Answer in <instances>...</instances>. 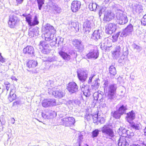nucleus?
I'll return each instance as SVG.
<instances>
[{
  "instance_id": "obj_1",
  "label": "nucleus",
  "mask_w": 146,
  "mask_h": 146,
  "mask_svg": "<svg viewBox=\"0 0 146 146\" xmlns=\"http://www.w3.org/2000/svg\"><path fill=\"white\" fill-rule=\"evenodd\" d=\"M45 33L44 36L46 41H51L54 44H56L57 38L55 35L56 30L54 27L48 24H46L44 27Z\"/></svg>"
},
{
  "instance_id": "obj_2",
  "label": "nucleus",
  "mask_w": 146,
  "mask_h": 146,
  "mask_svg": "<svg viewBox=\"0 0 146 146\" xmlns=\"http://www.w3.org/2000/svg\"><path fill=\"white\" fill-rule=\"evenodd\" d=\"M117 85L115 84H110L106 90L107 93V98L111 100H114L116 98V90Z\"/></svg>"
},
{
  "instance_id": "obj_3",
  "label": "nucleus",
  "mask_w": 146,
  "mask_h": 146,
  "mask_svg": "<svg viewBox=\"0 0 146 146\" xmlns=\"http://www.w3.org/2000/svg\"><path fill=\"white\" fill-rule=\"evenodd\" d=\"M123 43V41H120L116 46L115 50L112 52V56L114 59H117L124 52Z\"/></svg>"
},
{
  "instance_id": "obj_4",
  "label": "nucleus",
  "mask_w": 146,
  "mask_h": 146,
  "mask_svg": "<svg viewBox=\"0 0 146 146\" xmlns=\"http://www.w3.org/2000/svg\"><path fill=\"white\" fill-rule=\"evenodd\" d=\"M88 47L90 49V50L86 55L87 57L89 59L90 58L97 59L98 57L99 53L98 51L95 49L96 47L90 44L88 45Z\"/></svg>"
},
{
  "instance_id": "obj_5",
  "label": "nucleus",
  "mask_w": 146,
  "mask_h": 146,
  "mask_svg": "<svg viewBox=\"0 0 146 146\" xmlns=\"http://www.w3.org/2000/svg\"><path fill=\"white\" fill-rule=\"evenodd\" d=\"M116 17L117 22L120 25H124L128 22L126 15L123 13L117 12L116 13Z\"/></svg>"
},
{
  "instance_id": "obj_6",
  "label": "nucleus",
  "mask_w": 146,
  "mask_h": 146,
  "mask_svg": "<svg viewBox=\"0 0 146 146\" xmlns=\"http://www.w3.org/2000/svg\"><path fill=\"white\" fill-rule=\"evenodd\" d=\"M101 130L103 133L109 137H111L114 136L113 130L108 125H104L101 128Z\"/></svg>"
},
{
  "instance_id": "obj_7",
  "label": "nucleus",
  "mask_w": 146,
  "mask_h": 146,
  "mask_svg": "<svg viewBox=\"0 0 146 146\" xmlns=\"http://www.w3.org/2000/svg\"><path fill=\"white\" fill-rule=\"evenodd\" d=\"M42 106L44 108H47L56 105V100L54 99H45L41 102Z\"/></svg>"
},
{
  "instance_id": "obj_8",
  "label": "nucleus",
  "mask_w": 146,
  "mask_h": 146,
  "mask_svg": "<svg viewBox=\"0 0 146 146\" xmlns=\"http://www.w3.org/2000/svg\"><path fill=\"white\" fill-rule=\"evenodd\" d=\"M61 123L66 126H71L75 123V119L72 117H68L61 119Z\"/></svg>"
},
{
  "instance_id": "obj_9",
  "label": "nucleus",
  "mask_w": 146,
  "mask_h": 146,
  "mask_svg": "<svg viewBox=\"0 0 146 146\" xmlns=\"http://www.w3.org/2000/svg\"><path fill=\"white\" fill-rule=\"evenodd\" d=\"M76 72L78 77L80 81L83 82L86 80L88 77V74L86 72L79 69L77 70Z\"/></svg>"
},
{
  "instance_id": "obj_10",
  "label": "nucleus",
  "mask_w": 146,
  "mask_h": 146,
  "mask_svg": "<svg viewBox=\"0 0 146 146\" xmlns=\"http://www.w3.org/2000/svg\"><path fill=\"white\" fill-rule=\"evenodd\" d=\"M55 88H52V90H51L49 92L50 94H51L54 96L56 98H61L65 94L62 89L57 88L56 91H54Z\"/></svg>"
},
{
  "instance_id": "obj_11",
  "label": "nucleus",
  "mask_w": 146,
  "mask_h": 146,
  "mask_svg": "<svg viewBox=\"0 0 146 146\" xmlns=\"http://www.w3.org/2000/svg\"><path fill=\"white\" fill-rule=\"evenodd\" d=\"M19 20L16 16L11 15L10 16L8 22V24L11 28H14L17 25Z\"/></svg>"
},
{
  "instance_id": "obj_12",
  "label": "nucleus",
  "mask_w": 146,
  "mask_h": 146,
  "mask_svg": "<svg viewBox=\"0 0 146 146\" xmlns=\"http://www.w3.org/2000/svg\"><path fill=\"white\" fill-rule=\"evenodd\" d=\"M133 31V26L131 24H130L123 30L120 36L122 37L126 36L131 34Z\"/></svg>"
},
{
  "instance_id": "obj_13",
  "label": "nucleus",
  "mask_w": 146,
  "mask_h": 146,
  "mask_svg": "<svg viewBox=\"0 0 146 146\" xmlns=\"http://www.w3.org/2000/svg\"><path fill=\"white\" fill-rule=\"evenodd\" d=\"M66 88L70 93H74L78 91V87L75 82H71L68 84Z\"/></svg>"
},
{
  "instance_id": "obj_14",
  "label": "nucleus",
  "mask_w": 146,
  "mask_h": 146,
  "mask_svg": "<svg viewBox=\"0 0 146 146\" xmlns=\"http://www.w3.org/2000/svg\"><path fill=\"white\" fill-rule=\"evenodd\" d=\"M115 16L113 13L110 10H107L105 12L104 20L106 21H109L113 19Z\"/></svg>"
},
{
  "instance_id": "obj_15",
  "label": "nucleus",
  "mask_w": 146,
  "mask_h": 146,
  "mask_svg": "<svg viewBox=\"0 0 146 146\" xmlns=\"http://www.w3.org/2000/svg\"><path fill=\"white\" fill-rule=\"evenodd\" d=\"M81 5L80 2L77 1H73L71 6V10L73 12L77 11L80 9Z\"/></svg>"
},
{
  "instance_id": "obj_16",
  "label": "nucleus",
  "mask_w": 146,
  "mask_h": 146,
  "mask_svg": "<svg viewBox=\"0 0 146 146\" xmlns=\"http://www.w3.org/2000/svg\"><path fill=\"white\" fill-rule=\"evenodd\" d=\"M116 26L113 23L109 24L106 26V32L107 34H111L116 30Z\"/></svg>"
},
{
  "instance_id": "obj_17",
  "label": "nucleus",
  "mask_w": 146,
  "mask_h": 146,
  "mask_svg": "<svg viewBox=\"0 0 146 146\" xmlns=\"http://www.w3.org/2000/svg\"><path fill=\"white\" fill-rule=\"evenodd\" d=\"M34 51L33 47L30 46H27L23 49V53L29 55L30 56H32L33 55Z\"/></svg>"
},
{
  "instance_id": "obj_18",
  "label": "nucleus",
  "mask_w": 146,
  "mask_h": 146,
  "mask_svg": "<svg viewBox=\"0 0 146 146\" xmlns=\"http://www.w3.org/2000/svg\"><path fill=\"white\" fill-rule=\"evenodd\" d=\"M102 35L101 30L95 31L93 33L92 38L93 40L97 41L101 39Z\"/></svg>"
},
{
  "instance_id": "obj_19",
  "label": "nucleus",
  "mask_w": 146,
  "mask_h": 146,
  "mask_svg": "<svg viewBox=\"0 0 146 146\" xmlns=\"http://www.w3.org/2000/svg\"><path fill=\"white\" fill-rule=\"evenodd\" d=\"M91 22L89 21H86L84 22L83 25V30L85 33L88 34L91 28Z\"/></svg>"
},
{
  "instance_id": "obj_20",
  "label": "nucleus",
  "mask_w": 146,
  "mask_h": 146,
  "mask_svg": "<svg viewBox=\"0 0 146 146\" xmlns=\"http://www.w3.org/2000/svg\"><path fill=\"white\" fill-rule=\"evenodd\" d=\"M100 91L94 92L93 95L94 100L98 101L99 102H101L103 100L102 93H101Z\"/></svg>"
},
{
  "instance_id": "obj_21",
  "label": "nucleus",
  "mask_w": 146,
  "mask_h": 146,
  "mask_svg": "<svg viewBox=\"0 0 146 146\" xmlns=\"http://www.w3.org/2000/svg\"><path fill=\"white\" fill-rule=\"evenodd\" d=\"M37 47L39 49L42 50L43 51L46 52L48 50V45L45 41H41Z\"/></svg>"
},
{
  "instance_id": "obj_22",
  "label": "nucleus",
  "mask_w": 146,
  "mask_h": 146,
  "mask_svg": "<svg viewBox=\"0 0 146 146\" xmlns=\"http://www.w3.org/2000/svg\"><path fill=\"white\" fill-rule=\"evenodd\" d=\"M135 114L134 111L132 110L127 114L126 116V120L127 122L131 123V121L135 119Z\"/></svg>"
},
{
  "instance_id": "obj_23",
  "label": "nucleus",
  "mask_w": 146,
  "mask_h": 146,
  "mask_svg": "<svg viewBox=\"0 0 146 146\" xmlns=\"http://www.w3.org/2000/svg\"><path fill=\"white\" fill-rule=\"evenodd\" d=\"M59 54L65 61H69L71 59V56L64 52L60 51L59 52Z\"/></svg>"
},
{
  "instance_id": "obj_24",
  "label": "nucleus",
  "mask_w": 146,
  "mask_h": 146,
  "mask_svg": "<svg viewBox=\"0 0 146 146\" xmlns=\"http://www.w3.org/2000/svg\"><path fill=\"white\" fill-rule=\"evenodd\" d=\"M118 145L119 146H125L128 145L125 138L121 137L118 140Z\"/></svg>"
},
{
  "instance_id": "obj_25",
  "label": "nucleus",
  "mask_w": 146,
  "mask_h": 146,
  "mask_svg": "<svg viewBox=\"0 0 146 146\" xmlns=\"http://www.w3.org/2000/svg\"><path fill=\"white\" fill-rule=\"evenodd\" d=\"M118 62L119 63L127 64L129 63V60L126 55L121 54L120 58L118 60Z\"/></svg>"
},
{
  "instance_id": "obj_26",
  "label": "nucleus",
  "mask_w": 146,
  "mask_h": 146,
  "mask_svg": "<svg viewBox=\"0 0 146 146\" xmlns=\"http://www.w3.org/2000/svg\"><path fill=\"white\" fill-rule=\"evenodd\" d=\"M15 90L12 89L11 90L8 99L10 102H11L16 99V95L14 94Z\"/></svg>"
},
{
  "instance_id": "obj_27",
  "label": "nucleus",
  "mask_w": 146,
  "mask_h": 146,
  "mask_svg": "<svg viewBox=\"0 0 146 146\" xmlns=\"http://www.w3.org/2000/svg\"><path fill=\"white\" fill-rule=\"evenodd\" d=\"M133 10L134 13H139L142 11L141 6L139 4L134 5L133 7Z\"/></svg>"
},
{
  "instance_id": "obj_28",
  "label": "nucleus",
  "mask_w": 146,
  "mask_h": 146,
  "mask_svg": "<svg viewBox=\"0 0 146 146\" xmlns=\"http://www.w3.org/2000/svg\"><path fill=\"white\" fill-rule=\"evenodd\" d=\"M37 61L35 60H30L28 61L27 64V66L29 68H34L37 65Z\"/></svg>"
},
{
  "instance_id": "obj_29",
  "label": "nucleus",
  "mask_w": 146,
  "mask_h": 146,
  "mask_svg": "<svg viewBox=\"0 0 146 146\" xmlns=\"http://www.w3.org/2000/svg\"><path fill=\"white\" fill-rule=\"evenodd\" d=\"M100 80L98 79H96L93 83V84L92 85V88L96 90L99 86L100 85Z\"/></svg>"
},
{
  "instance_id": "obj_30",
  "label": "nucleus",
  "mask_w": 146,
  "mask_h": 146,
  "mask_svg": "<svg viewBox=\"0 0 146 146\" xmlns=\"http://www.w3.org/2000/svg\"><path fill=\"white\" fill-rule=\"evenodd\" d=\"M131 124V127L133 129L135 130H139L140 129L141 125L140 123H136L132 122L130 123Z\"/></svg>"
},
{
  "instance_id": "obj_31",
  "label": "nucleus",
  "mask_w": 146,
  "mask_h": 146,
  "mask_svg": "<svg viewBox=\"0 0 146 146\" xmlns=\"http://www.w3.org/2000/svg\"><path fill=\"white\" fill-rule=\"evenodd\" d=\"M127 110V108L126 105H122L120 106L118 110L117 111H118L121 115L124 113H125L126 111Z\"/></svg>"
},
{
  "instance_id": "obj_32",
  "label": "nucleus",
  "mask_w": 146,
  "mask_h": 146,
  "mask_svg": "<svg viewBox=\"0 0 146 146\" xmlns=\"http://www.w3.org/2000/svg\"><path fill=\"white\" fill-rule=\"evenodd\" d=\"M109 72L110 75L113 76H114L116 74V69L113 65H111L110 67Z\"/></svg>"
},
{
  "instance_id": "obj_33",
  "label": "nucleus",
  "mask_w": 146,
  "mask_h": 146,
  "mask_svg": "<svg viewBox=\"0 0 146 146\" xmlns=\"http://www.w3.org/2000/svg\"><path fill=\"white\" fill-rule=\"evenodd\" d=\"M97 4L93 2L90 3L89 5V8L91 11H95L97 7Z\"/></svg>"
},
{
  "instance_id": "obj_34",
  "label": "nucleus",
  "mask_w": 146,
  "mask_h": 146,
  "mask_svg": "<svg viewBox=\"0 0 146 146\" xmlns=\"http://www.w3.org/2000/svg\"><path fill=\"white\" fill-rule=\"evenodd\" d=\"M53 9L55 13H59L61 12L60 8L57 5H54L53 7Z\"/></svg>"
},
{
  "instance_id": "obj_35",
  "label": "nucleus",
  "mask_w": 146,
  "mask_h": 146,
  "mask_svg": "<svg viewBox=\"0 0 146 146\" xmlns=\"http://www.w3.org/2000/svg\"><path fill=\"white\" fill-rule=\"evenodd\" d=\"M71 25L72 26L71 27H73L76 31L78 32L79 31V27L78 22H72L71 23Z\"/></svg>"
},
{
  "instance_id": "obj_36",
  "label": "nucleus",
  "mask_w": 146,
  "mask_h": 146,
  "mask_svg": "<svg viewBox=\"0 0 146 146\" xmlns=\"http://www.w3.org/2000/svg\"><path fill=\"white\" fill-rule=\"evenodd\" d=\"M26 20L28 23V25L30 26H31V24L32 22V17L31 15H28L26 17Z\"/></svg>"
},
{
  "instance_id": "obj_37",
  "label": "nucleus",
  "mask_w": 146,
  "mask_h": 146,
  "mask_svg": "<svg viewBox=\"0 0 146 146\" xmlns=\"http://www.w3.org/2000/svg\"><path fill=\"white\" fill-rule=\"evenodd\" d=\"M39 10H40L43 5L44 4V0H37Z\"/></svg>"
},
{
  "instance_id": "obj_38",
  "label": "nucleus",
  "mask_w": 146,
  "mask_h": 146,
  "mask_svg": "<svg viewBox=\"0 0 146 146\" xmlns=\"http://www.w3.org/2000/svg\"><path fill=\"white\" fill-rule=\"evenodd\" d=\"M121 7L120 5L118 4H115L114 6L113 7V9L114 10H115V11H116V10H117V12L122 13V12L121 11Z\"/></svg>"
},
{
  "instance_id": "obj_39",
  "label": "nucleus",
  "mask_w": 146,
  "mask_h": 146,
  "mask_svg": "<svg viewBox=\"0 0 146 146\" xmlns=\"http://www.w3.org/2000/svg\"><path fill=\"white\" fill-rule=\"evenodd\" d=\"M45 111L47 115L49 116L50 119L53 117L54 113H55L54 111L48 110H46Z\"/></svg>"
},
{
  "instance_id": "obj_40",
  "label": "nucleus",
  "mask_w": 146,
  "mask_h": 146,
  "mask_svg": "<svg viewBox=\"0 0 146 146\" xmlns=\"http://www.w3.org/2000/svg\"><path fill=\"white\" fill-rule=\"evenodd\" d=\"M38 23L39 21L38 20L37 16L36 15H35L33 19V21L32 22L31 26H34L36 25H38Z\"/></svg>"
},
{
  "instance_id": "obj_41",
  "label": "nucleus",
  "mask_w": 146,
  "mask_h": 146,
  "mask_svg": "<svg viewBox=\"0 0 146 146\" xmlns=\"http://www.w3.org/2000/svg\"><path fill=\"white\" fill-rule=\"evenodd\" d=\"M37 34V33L36 32V33L33 30L29 31L28 35L30 38L36 36Z\"/></svg>"
},
{
  "instance_id": "obj_42",
  "label": "nucleus",
  "mask_w": 146,
  "mask_h": 146,
  "mask_svg": "<svg viewBox=\"0 0 146 146\" xmlns=\"http://www.w3.org/2000/svg\"><path fill=\"white\" fill-rule=\"evenodd\" d=\"M73 44L75 46L78 47H79L81 45V41L77 39L74 40Z\"/></svg>"
},
{
  "instance_id": "obj_43",
  "label": "nucleus",
  "mask_w": 146,
  "mask_h": 146,
  "mask_svg": "<svg viewBox=\"0 0 146 146\" xmlns=\"http://www.w3.org/2000/svg\"><path fill=\"white\" fill-rule=\"evenodd\" d=\"M100 131L97 129H96L94 130L92 133V137L93 138H94L97 137L99 134V132Z\"/></svg>"
},
{
  "instance_id": "obj_44",
  "label": "nucleus",
  "mask_w": 146,
  "mask_h": 146,
  "mask_svg": "<svg viewBox=\"0 0 146 146\" xmlns=\"http://www.w3.org/2000/svg\"><path fill=\"white\" fill-rule=\"evenodd\" d=\"M123 133L125 132L128 136H133L134 135V133L132 131L130 132L128 130H126V129H124L123 130Z\"/></svg>"
},
{
  "instance_id": "obj_45",
  "label": "nucleus",
  "mask_w": 146,
  "mask_h": 146,
  "mask_svg": "<svg viewBox=\"0 0 146 146\" xmlns=\"http://www.w3.org/2000/svg\"><path fill=\"white\" fill-rule=\"evenodd\" d=\"M80 87L81 88V91L83 93L84 92V91H86L88 89H89V85H87L85 86L84 84H82V86H81Z\"/></svg>"
},
{
  "instance_id": "obj_46",
  "label": "nucleus",
  "mask_w": 146,
  "mask_h": 146,
  "mask_svg": "<svg viewBox=\"0 0 146 146\" xmlns=\"http://www.w3.org/2000/svg\"><path fill=\"white\" fill-rule=\"evenodd\" d=\"M120 32H119L117 33L116 34L112 36L113 38V42H115L117 41L119 35H120Z\"/></svg>"
},
{
  "instance_id": "obj_47",
  "label": "nucleus",
  "mask_w": 146,
  "mask_h": 146,
  "mask_svg": "<svg viewBox=\"0 0 146 146\" xmlns=\"http://www.w3.org/2000/svg\"><path fill=\"white\" fill-rule=\"evenodd\" d=\"M122 115L118 111H115L113 114V117L116 119H119Z\"/></svg>"
},
{
  "instance_id": "obj_48",
  "label": "nucleus",
  "mask_w": 146,
  "mask_h": 146,
  "mask_svg": "<svg viewBox=\"0 0 146 146\" xmlns=\"http://www.w3.org/2000/svg\"><path fill=\"white\" fill-rule=\"evenodd\" d=\"M132 46L133 48L139 51H140L141 50V48L140 46L135 43L133 44Z\"/></svg>"
},
{
  "instance_id": "obj_49",
  "label": "nucleus",
  "mask_w": 146,
  "mask_h": 146,
  "mask_svg": "<svg viewBox=\"0 0 146 146\" xmlns=\"http://www.w3.org/2000/svg\"><path fill=\"white\" fill-rule=\"evenodd\" d=\"M141 24L144 26H146V14L145 15L141 21Z\"/></svg>"
},
{
  "instance_id": "obj_50",
  "label": "nucleus",
  "mask_w": 146,
  "mask_h": 146,
  "mask_svg": "<svg viewBox=\"0 0 146 146\" xmlns=\"http://www.w3.org/2000/svg\"><path fill=\"white\" fill-rule=\"evenodd\" d=\"M145 141H146V139H140L138 142L141 145L146 146V142H145Z\"/></svg>"
},
{
  "instance_id": "obj_51",
  "label": "nucleus",
  "mask_w": 146,
  "mask_h": 146,
  "mask_svg": "<svg viewBox=\"0 0 146 146\" xmlns=\"http://www.w3.org/2000/svg\"><path fill=\"white\" fill-rule=\"evenodd\" d=\"M99 118V117H98V115H95V116H93V117L94 122L96 123L97 125L98 123Z\"/></svg>"
},
{
  "instance_id": "obj_52",
  "label": "nucleus",
  "mask_w": 146,
  "mask_h": 146,
  "mask_svg": "<svg viewBox=\"0 0 146 146\" xmlns=\"http://www.w3.org/2000/svg\"><path fill=\"white\" fill-rule=\"evenodd\" d=\"M83 93L86 96H89L90 95V92L89 88V89H88L86 91H84V92Z\"/></svg>"
},
{
  "instance_id": "obj_53",
  "label": "nucleus",
  "mask_w": 146,
  "mask_h": 146,
  "mask_svg": "<svg viewBox=\"0 0 146 146\" xmlns=\"http://www.w3.org/2000/svg\"><path fill=\"white\" fill-rule=\"evenodd\" d=\"M106 8L105 7H102L100 10L99 12V15L100 17L103 13L106 11Z\"/></svg>"
},
{
  "instance_id": "obj_54",
  "label": "nucleus",
  "mask_w": 146,
  "mask_h": 146,
  "mask_svg": "<svg viewBox=\"0 0 146 146\" xmlns=\"http://www.w3.org/2000/svg\"><path fill=\"white\" fill-rule=\"evenodd\" d=\"M78 141L79 143V146H80V142L82 141L83 139V135L81 134L80 133H78Z\"/></svg>"
},
{
  "instance_id": "obj_55",
  "label": "nucleus",
  "mask_w": 146,
  "mask_h": 146,
  "mask_svg": "<svg viewBox=\"0 0 146 146\" xmlns=\"http://www.w3.org/2000/svg\"><path fill=\"white\" fill-rule=\"evenodd\" d=\"M42 116L43 118L45 119H49V116L46 113L45 111L44 112H43L42 113Z\"/></svg>"
},
{
  "instance_id": "obj_56",
  "label": "nucleus",
  "mask_w": 146,
  "mask_h": 146,
  "mask_svg": "<svg viewBox=\"0 0 146 146\" xmlns=\"http://www.w3.org/2000/svg\"><path fill=\"white\" fill-rule=\"evenodd\" d=\"M95 76V75L94 74H92L91 76L89 77V80H88V83L90 84L92 82V79Z\"/></svg>"
},
{
  "instance_id": "obj_57",
  "label": "nucleus",
  "mask_w": 146,
  "mask_h": 146,
  "mask_svg": "<svg viewBox=\"0 0 146 146\" xmlns=\"http://www.w3.org/2000/svg\"><path fill=\"white\" fill-rule=\"evenodd\" d=\"M109 83L108 81L107 80H105L104 81V89L105 90H106L107 89V88L109 86Z\"/></svg>"
},
{
  "instance_id": "obj_58",
  "label": "nucleus",
  "mask_w": 146,
  "mask_h": 146,
  "mask_svg": "<svg viewBox=\"0 0 146 146\" xmlns=\"http://www.w3.org/2000/svg\"><path fill=\"white\" fill-rule=\"evenodd\" d=\"M99 119L98 123H100L101 124H103L104 123L105 121L104 118L103 117H99Z\"/></svg>"
},
{
  "instance_id": "obj_59",
  "label": "nucleus",
  "mask_w": 146,
  "mask_h": 146,
  "mask_svg": "<svg viewBox=\"0 0 146 146\" xmlns=\"http://www.w3.org/2000/svg\"><path fill=\"white\" fill-rule=\"evenodd\" d=\"M71 53H70V54L71 56H73L72 57L73 58H76L77 56V54L74 51H72L71 52Z\"/></svg>"
},
{
  "instance_id": "obj_60",
  "label": "nucleus",
  "mask_w": 146,
  "mask_h": 146,
  "mask_svg": "<svg viewBox=\"0 0 146 146\" xmlns=\"http://www.w3.org/2000/svg\"><path fill=\"white\" fill-rule=\"evenodd\" d=\"M0 62L3 63L5 62V59L1 56V54L0 53Z\"/></svg>"
},
{
  "instance_id": "obj_61",
  "label": "nucleus",
  "mask_w": 146,
  "mask_h": 146,
  "mask_svg": "<svg viewBox=\"0 0 146 146\" xmlns=\"http://www.w3.org/2000/svg\"><path fill=\"white\" fill-rule=\"evenodd\" d=\"M20 102L19 101H16L14 102L13 103V106H17L20 104Z\"/></svg>"
},
{
  "instance_id": "obj_62",
  "label": "nucleus",
  "mask_w": 146,
  "mask_h": 146,
  "mask_svg": "<svg viewBox=\"0 0 146 146\" xmlns=\"http://www.w3.org/2000/svg\"><path fill=\"white\" fill-rule=\"evenodd\" d=\"M16 0V1L17 3V5H18L19 4L23 2V0Z\"/></svg>"
},
{
  "instance_id": "obj_63",
  "label": "nucleus",
  "mask_w": 146,
  "mask_h": 146,
  "mask_svg": "<svg viewBox=\"0 0 146 146\" xmlns=\"http://www.w3.org/2000/svg\"><path fill=\"white\" fill-rule=\"evenodd\" d=\"M10 86H11V84H9L5 86L6 89L7 90V91H8L9 90V89L10 88Z\"/></svg>"
},
{
  "instance_id": "obj_64",
  "label": "nucleus",
  "mask_w": 146,
  "mask_h": 146,
  "mask_svg": "<svg viewBox=\"0 0 146 146\" xmlns=\"http://www.w3.org/2000/svg\"><path fill=\"white\" fill-rule=\"evenodd\" d=\"M11 123L12 124H14L15 123V119L13 118H11Z\"/></svg>"
}]
</instances>
